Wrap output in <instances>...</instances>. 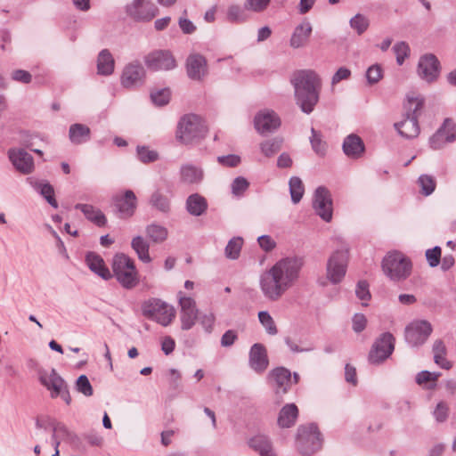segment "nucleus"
Segmentation results:
<instances>
[{"label":"nucleus","instance_id":"1","mask_svg":"<svg viewBox=\"0 0 456 456\" xmlns=\"http://www.w3.org/2000/svg\"><path fill=\"white\" fill-rule=\"evenodd\" d=\"M290 83L297 104L304 113L310 114L319 102L322 79L315 71L302 69L293 73Z\"/></svg>","mask_w":456,"mask_h":456},{"label":"nucleus","instance_id":"2","mask_svg":"<svg viewBox=\"0 0 456 456\" xmlns=\"http://www.w3.org/2000/svg\"><path fill=\"white\" fill-rule=\"evenodd\" d=\"M423 102L418 98H408L404 105V113L402 120L394 124L398 134L405 139H414L420 132L419 125V112L422 109Z\"/></svg>","mask_w":456,"mask_h":456},{"label":"nucleus","instance_id":"3","mask_svg":"<svg viewBox=\"0 0 456 456\" xmlns=\"http://www.w3.org/2000/svg\"><path fill=\"white\" fill-rule=\"evenodd\" d=\"M206 134L207 126L204 120L198 115H184L178 122L176 138L183 144L198 142Z\"/></svg>","mask_w":456,"mask_h":456},{"label":"nucleus","instance_id":"4","mask_svg":"<svg viewBox=\"0 0 456 456\" xmlns=\"http://www.w3.org/2000/svg\"><path fill=\"white\" fill-rule=\"evenodd\" d=\"M303 266L304 260L299 256H287L273 265L286 292L297 282Z\"/></svg>","mask_w":456,"mask_h":456},{"label":"nucleus","instance_id":"5","mask_svg":"<svg viewBox=\"0 0 456 456\" xmlns=\"http://www.w3.org/2000/svg\"><path fill=\"white\" fill-rule=\"evenodd\" d=\"M142 315L161 326L171 324L175 317V310L161 299L151 297L142 304Z\"/></svg>","mask_w":456,"mask_h":456},{"label":"nucleus","instance_id":"6","mask_svg":"<svg viewBox=\"0 0 456 456\" xmlns=\"http://www.w3.org/2000/svg\"><path fill=\"white\" fill-rule=\"evenodd\" d=\"M322 438L318 427L310 423L297 428L296 446L303 455H312L322 448Z\"/></svg>","mask_w":456,"mask_h":456},{"label":"nucleus","instance_id":"7","mask_svg":"<svg viewBox=\"0 0 456 456\" xmlns=\"http://www.w3.org/2000/svg\"><path fill=\"white\" fill-rule=\"evenodd\" d=\"M112 269L115 277L123 288L131 289L139 283L134 261L127 256L116 255L113 258Z\"/></svg>","mask_w":456,"mask_h":456},{"label":"nucleus","instance_id":"8","mask_svg":"<svg viewBox=\"0 0 456 456\" xmlns=\"http://www.w3.org/2000/svg\"><path fill=\"white\" fill-rule=\"evenodd\" d=\"M382 268L392 281H402L411 274V263L403 254L395 251L384 257Z\"/></svg>","mask_w":456,"mask_h":456},{"label":"nucleus","instance_id":"9","mask_svg":"<svg viewBox=\"0 0 456 456\" xmlns=\"http://www.w3.org/2000/svg\"><path fill=\"white\" fill-rule=\"evenodd\" d=\"M348 247L343 245L341 248L335 250L329 257L326 265V275L333 284H338L344 279L349 260Z\"/></svg>","mask_w":456,"mask_h":456},{"label":"nucleus","instance_id":"10","mask_svg":"<svg viewBox=\"0 0 456 456\" xmlns=\"http://www.w3.org/2000/svg\"><path fill=\"white\" fill-rule=\"evenodd\" d=\"M259 287L265 298L272 302L280 300L286 293L273 266L261 273Z\"/></svg>","mask_w":456,"mask_h":456},{"label":"nucleus","instance_id":"11","mask_svg":"<svg viewBox=\"0 0 456 456\" xmlns=\"http://www.w3.org/2000/svg\"><path fill=\"white\" fill-rule=\"evenodd\" d=\"M394 349V336L389 332H385L372 345L369 353V362L372 364H379L392 354Z\"/></svg>","mask_w":456,"mask_h":456},{"label":"nucleus","instance_id":"12","mask_svg":"<svg viewBox=\"0 0 456 456\" xmlns=\"http://www.w3.org/2000/svg\"><path fill=\"white\" fill-rule=\"evenodd\" d=\"M269 380L274 390L275 403L280 404L283 401V395L290 389L291 372L284 367H277L270 372Z\"/></svg>","mask_w":456,"mask_h":456},{"label":"nucleus","instance_id":"13","mask_svg":"<svg viewBox=\"0 0 456 456\" xmlns=\"http://www.w3.org/2000/svg\"><path fill=\"white\" fill-rule=\"evenodd\" d=\"M332 199L330 191L324 186H319L314 194L313 208L315 213L325 222L332 218Z\"/></svg>","mask_w":456,"mask_h":456},{"label":"nucleus","instance_id":"14","mask_svg":"<svg viewBox=\"0 0 456 456\" xmlns=\"http://www.w3.org/2000/svg\"><path fill=\"white\" fill-rule=\"evenodd\" d=\"M432 332V326L427 321H415L405 328V340L411 346H419L426 342Z\"/></svg>","mask_w":456,"mask_h":456},{"label":"nucleus","instance_id":"15","mask_svg":"<svg viewBox=\"0 0 456 456\" xmlns=\"http://www.w3.org/2000/svg\"><path fill=\"white\" fill-rule=\"evenodd\" d=\"M440 69V62L436 56L433 53H426L419 58L417 71L421 79L432 83L439 77Z\"/></svg>","mask_w":456,"mask_h":456},{"label":"nucleus","instance_id":"16","mask_svg":"<svg viewBox=\"0 0 456 456\" xmlns=\"http://www.w3.org/2000/svg\"><path fill=\"white\" fill-rule=\"evenodd\" d=\"M145 69L139 61H133L126 64L121 75V85L125 88H135L144 82Z\"/></svg>","mask_w":456,"mask_h":456},{"label":"nucleus","instance_id":"17","mask_svg":"<svg viewBox=\"0 0 456 456\" xmlns=\"http://www.w3.org/2000/svg\"><path fill=\"white\" fill-rule=\"evenodd\" d=\"M145 64L152 70H170L175 68L176 62L169 51L159 50L145 57Z\"/></svg>","mask_w":456,"mask_h":456},{"label":"nucleus","instance_id":"18","mask_svg":"<svg viewBox=\"0 0 456 456\" xmlns=\"http://www.w3.org/2000/svg\"><path fill=\"white\" fill-rule=\"evenodd\" d=\"M127 14L135 20H151L158 13V8L150 1L134 0L126 6Z\"/></svg>","mask_w":456,"mask_h":456},{"label":"nucleus","instance_id":"19","mask_svg":"<svg viewBox=\"0 0 456 456\" xmlns=\"http://www.w3.org/2000/svg\"><path fill=\"white\" fill-rule=\"evenodd\" d=\"M8 158L15 169L20 173L28 175L34 171V159L24 149H10L8 151Z\"/></svg>","mask_w":456,"mask_h":456},{"label":"nucleus","instance_id":"20","mask_svg":"<svg viewBox=\"0 0 456 456\" xmlns=\"http://www.w3.org/2000/svg\"><path fill=\"white\" fill-rule=\"evenodd\" d=\"M255 128L260 134L271 133L281 126V119L272 110H260L254 119Z\"/></svg>","mask_w":456,"mask_h":456},{"label":"nucleus","instance_id":"21","mask_svg":"<svg viewBox=\"0 0 456 456\" xmlns=\"http://www.w3.org/2000/svg\"><path fill=\"white\" fill-rule=\"evenodd\" d=\"M186 72L191 79L202 80L208 74L206 58L200 53H191L186 60Z\"/></svg>","mask_w":456,"mask_h":456},{"label":"nucleus","instance_id":"22","mask_svg":"<svg viewBox=\"0 0 456 456\" xmlns=\"http://www.w3.org/2000/svg\"><path fill=\"white\" fill-rule=\"evenodd\" d=\"M38 379L40 383L51 391V397H58L61 387L65 383V380L57 373L55 369L47 370L41 369L38 370Z\"/></svg>","mask_w":456,"mask_h":456},{"label":"nucleus","instance_id":"23","mask_svg":"<svg viewBox=\"0 0 456 456\" xmlns=\"http://www.w3.org/2000/svg\"><path fill=\"white\" fill-rule=\"evenodd\" d=\"M248 363L250 368L257 373H262L267 369L269 360L264 345L256 343L251 346Z\"/></svg>","mask_w":456,"mask_h":456},{"label":"nucleus","instance_id":"24","mask_svg":"<svg viewBox=\"0 0 456 456\" xmlns=\"http://www.w3.org/2000/svg\"><path fill=\"white\" fill-rule=\"evenodd\" d=\"M248 445L259 456H277L272 440L265 435L253 436L248 440Z\"/></svg>","mask_w":456,"mask_h":456},{"label":"nucleus","instance_id":"25","mask_svg":"<svg viewBox=\"0 0 456 456\" xmlns=\"http://www.w3.org/2000/svg\"><path fill=\"white\" fill-rule=\"evenodd\" d=\"M313 31L312 24L305 20L298 24L291 35L289 45L292 48H300L306 45Z\"/></svg>","mask_w":456,"mask_h":456},{"label":"nucleus","instance_id":"26","mask_svg":"<svg viewBox=\"0 0 456 456\" xmlns=\"http://www.w3.org/2000/svg\"><path fill=\"white\" fill-rule=\"evenodd\" d=\"M114 202L122 217L131 216L136 208V197L131 190H126L123 196H116Z\"/></svg>","mask_w":456,"mask_h":456},{"label":"nucleus","instance_id":"27","mask_svg":"<svg viewBox=\"0 0 456 456\" xmlns=\"http://www.w3.org/2000/svg\"><path fill=\"white\" fill-rule=\"evenodd\" d=\"M344 153L350 159H359L365 151L363 141L355 134L347 135L343 142Z\"/></svg>","mask_w":456,"mask_h":456},{"label":"nucleus","instance_id":"28","mask_svg":"<svg viewBox=\"0 0 456 456\" xmlns=\"http://www.w3.org/2000/svg\"><path fill=\"white\" fill-rule=\"evenodd\" d=\"M86 263L93 273L103 280L107 281L111 278V273L100 255L94 252H88L86 256Z\"/></svg>","mask_w":456,"mask_h":456},{"label":"nucleus","instance_id":"29","mask_svg":"<svg viewBox=\"0 0 456 456\" xmlns=\"http://www.w3.org/2000/svg\"><path fill=\"white\" fill-rule=\"evenodd\" d=\"M204 177L203 170L191 164H184L180 167V181L184 184H198Z\"/></svg>","mask_w":456,"mask_h":456},{"label":"nucleus","instance_id":"30","mask_svg":"<svg viewBox=\"0 0 456 456\" xmlns=\"http://www.w3.org/2000/svg\"><path fill=\"white\" fill-rule=\"evenodd\" d=\"M298 409L295 403H287L280 411L277 423L280 428H289L295 425Z\"/></svg>","mask_w":456,"mask_h":456},{"label":"nucleus","instance_id":"31","mask_svg":"<svg viewBox=\"0 0 456 456\" xmlns=\"http://www.w3.org/2000/svg\"><path fill=\"white\" fill-rule=\"evenodd\" d=\"M75 208L80 210L87 220L99 227L104 226L107 223L105 215L93 205L78 203L75 206Z\"/></svg>","mask_w":456,"mask_h":456},{"label":"nucleus","instance_id":"32","mask_svg":"<svg viewBox=\"0 0 456 456\" xmlns=\"http://www.w3.org/2000/svg\"><path fill=\"white\" fill-rule=\"evenodd\" d=\"M115 61L108 49H102L97 56V74L110 76L114 72Z\"/></svg>","mask_w":456,"mask_h":456},{"label":"nucleus","instance_id":"33","mask_svg":"<svg viewBox=\"0 0 456 456\" xmlns=\"http://www.w3.org/2000/svg\"><path fill=\"white\" fill-rule=\"evenodd\" d=\"M49 426L52 429V435L56 436L57 439L61 440V442H67V443H74L77 437V436L71 432L67 426L56 419H49Z\"/></svg>","mask_w":456,"mask_h":456},{"label":"nucleus","instance_id":"34","mask_svg":"<svg viewBox=\"0 0 456 456\" xmlns=\"http://www.w3.org/2000/svg\"><path fill=\"white\" fill-rule=\"evenodd\" d=\"M91 130L83 124L76 123L69 126V137L73 144H82L90 140Z\"/></svg>","mask_w":456,"mask_h":456},{"label":"nucleus","instance_id":"35","mask_svg":"<svg viewBox=\"0 0 456 456\" xmlns=\"http://www.w3.org/2000/svg\"><path fill=\"white\" fill-rule=\"evenodd\" d=\"M207 208L206 199L198 193L190 195L186 200V209L191 216H200L206 212Z\"/></svg>","mask_w":456,"mask_h":456},{"label":"nucleus","instance_id":"36","mask_svg":"<svg viewBox=\"0 0 456 456\" xmlns=\"http://www.w3.org/2000/svg\"><path fill=\"white\" fill-rule=\"evenodd\" d=\"M27 181L54 208H58L57 200L54 198V189L49 183H43L34 180L32 177Z\"/></svg>","mask_w":456,"mask_h":456},{"label":"nucleus","instance_id":"37","mask_svg":"<svg viewBox=\"0 0 456 456\" xmlns=\"http://www.w3.org/2000/svg\"><path fill=\"white\" fill-rule=\"evenodd\" d=\"M149 204L154 209L168 213L171 209V201L167 195H166L160 189L155 190L150 197Z\"/></svg>","mask_w":456,"mask_h":456},{"label":"nucleus","instance_id":"38","mask_svg":"<svg viewBox=\"0 0 456 456\" xmlns=\"http://www.w3.org/2000/svg\"><path fill=\"white\" fill-rule=\"evenodd\" d=\"M446 128L452 129V119L446 118L444 119L442 126L437 130V132L429 139L430 147L434 150H438L443 148L445 143H447V140L444 138Z\"/></svg>","mask_w":456,"mask_h":456},{"label":"nucleus","instance_id":"39","mask_svg":"<svg viewBox=\"0 0 456 456\" xmlns=\"http://www.w3.org/2000/svg\"><path fill=\"white\" fill-rule=\"evenodd\" d=\"M131 246L141 261L144 263H150L151 261L149 254V243L142 236L134 237L132 240Z\"/></svg>","mask_w":456,"mask_h":456},{"label":"nucleus","instance_id":"40","mask_svg":"<svg viewBox=\"0 0 456 456\" xmlns=\"http://www.w3.org/2000/svg\"><path fill=\"white\" fill-rule=\"evenodd\" d=\"M289 193L294 204H297L305 193V186L302 180L297 176H292L289 181Z\"/></svg>","mask_w":456,"mask_h":456},{"label":"nucleus","instance_id":"41","mask_svg":"<svg viewBox=\"0 0 456 456\" xmlns=\"http://www.w3.org/2000/svg\"><path fill=\"white\" fill-rule=\"evenodd\" d=\"M147 236L155 243H161L167 238V230L166 227L151 224L146 227Z\"/></svg>","mask_w":456,"mask_h":456},{"label":"nucleus","instance_id":"42","mask_svg":"<svg viewBox=\"0 0 456 456\" xmlns=\"http://www.w3.org/2000/svg\"><path fill=\"white\" fill-rule=\"evenodd\" d=\"M243 245V239L241 237H233L228 241L225 247L224 254L229 259H237Z\"/></svg>","mask_w":456,"mask_h":456},{"label":"nucleus","instance_id":"43","mask_svg":"<svg viewBox=\"0 0 456 456\" xmlns=\"http://www.w3.org/2000/svg\"><path fill=\"white\" fill-rule=\"evenodd\" d=\"M226 18L232 23H242L247 20L244 9L239 4H232L228 7Z\"/></svg>","mask_w":456,"mask_h":456},{"label":"nucleus","instance_id":"44","mask_svg":"<svg viewBox=\"0 0 456 456\" xmlns=\"http://www.w3.org/2000/svg\"><path fill=\"white\" fill-rule=\"evenodd\" d=\"M138 159L143 164L155 162L159 159V153L154 150H151L148 146L138 145L136 148Z\"/></svg>","mask_w":456,"mask_h":456},{"label":"nucleus","instance_id":"45","mask_svg":"<svg viewBox=\"0 0 456 456\" xmlns=\"http://www.w3.org/2000/svg\"><path fill=\"white\" fill-rule=\"evenodd\" d=\"M418 184L420 188V193L424 196H429L434 192L436 182L431 175H421L418 179Z\"/></svg>","mask_w":456,"mask_h":456},{"label":"nucleus","instance_id":"46","mask_svg":"<svg viewBox=\"0 0 456 456\" xmlns=\"http://www.w3.org/2000/svg\"><path fill=\"white\" fill-rule=\"evenodd\" d=\"M281 139L273 138L263 142L260 145V149L265 156L271 157L281 150Z\"/></svg>","mask_w":456,"mask_h":456},{"label":"nucleus","instance_id":"47","mask_svg":"<svg viewBox=\"0 0 456 456\" xmlns=\"http://www.w3.org/2000/svg\"><path fill=\"white\" fill-rule=\"evenodd\" d=\"M198 310L180 312L181 328L183 330H191L198 319Z\"/></svg>","mask_w":456,"mask_h":456},{"label":"nucleus","instance_id":"48","mask_svg":"<svg viewBox=\"0 0 456 456\" xmlns=\"http://www.w3.org/2000/svg\"><path fill=\"white\" fill-rule=\"evenodd\" d=\"M311 133L310 142L314 151L318 155H324L327 145L326 142L322 141L321 133L316 131L314 127H312Z\"/></svg>","mask_w":456,"mask_h":456},{"label":"nucleus","instance_id":"49","mask_svg":"<svg viewBox=\"0 0 456 456\" xmlns=\"http://www.w3.org/2000/svg\"><path fill=\"white\" fill-rule=\"evenodd\" d=\"M440 373L429 372L428 370H422L419 372L416 376V382L419 386L424 384L427 385L428 388H434L436 387V381L437 380Z\"/></svg>","mask_w":456,"mask_h":456},{"label":"nucleus","instance_id":"50","mask_svg":"<svg viewBox=\"0 0 456 456\" xmlns=\"http://www.w3.org/2000/svg\"><path fill=\"white\" fill-rule=\"evenodd\" d=\"M258 319L260 323L265 328L269 335H276L278 332L277 327L273 317L267 311H261L258 313Z\"/></svg>","mask_w":456,"mask_h":456},{"label":"nucleus","instance_id":"51","mask_svg":"<svg viewBox=\"0 0 456 456\" xmlns=\"http://www.w3.org/2000/svg\"><path fill=\"white\" fill-rule=\"evenodd\" d=\"M350 27L356 30L358 35H362L367 30L369 20L365 16L358 13L350 20Z\"/></svg>","mask_w":456,"mask_h":456},{"label":"nucleus","instance_id":"52","mask_svg":"<svg viewBox=\"0 0 456 456\" xmlns=\"http://www.w3.org/2000/svg\"><path fill=\"white\" fill-rule=\"evenodd\" d=\"M393 50L396 56V62L402 65L410 54L409 45L405 42H398L393 46Z\"/></svg>","mask_w":456,"mask_h":456},{"label":"nucleus","instance_id":"53","mask_svg":"<svg viewBox=\"0 0 456 456\" xmlns=\"http://www.w3.org/2000/svg\"><path fill=\"white\" fill-rule=\"evenodd\" d=\"M76 389L85 396H91L94 394L93 387L86 375H80L76 382Z\"/></svg>","mask_w":456,"mask_h":456},{"label":"nucleus","instance_id":"54","mask_svg":"<svg viewBox=\"0 0 456 456\" xmlns=\"http://www.w3.org/2000/svg\"><path fill=\"white\" fill-rule=\"evenodd\" d=\"M151 98L155 105H166L170 100V91L167 88H164L156 92H151Z\"/></svg>","mask_w":456,"mask_h":456},{"label":"nucleus","instance_id":"55","mask_svg":"<svg viewBox=\"0 0 456 456\" xmlns=\"http://www.w3.org/2000/svg\"><path fill=\"white\" fill-rule=\"evenodd\" d=\"M249 186V183L242 176L236 177L232 183V192L234 196H241Z\"/></svg>","mask_w":456,"mask_h":456},{"label":"nucleus","instance_id":"56","mask_svg":"<svg viewBox=\"0 0 456 456\" xmlns=\"http://www.w3.org/2000/svg\"><path fill=\"white\" fill-rule=\"evenodd\" d=\"M271 0H246L244 8L255 12H261L267 8Z\"/></svg>","mask_w":456,"mask_h":456},{"label":"nucleus","instance_id":"57","mask_svg":"<svg viewBox=\"0 0 456 456\" xmlns=\"http://www.w3.org/2000/svg\"><path fill=\"white\" fill-rule=\"evenodd\" d=\"M433 415L437 422H444L449 415L448 404L444 401L439 402L433 411Z\"/></svg>","mask_w":456,"mask_h":456},{"label":"nucleus","instance_id":"58","mask_svg":"<svg viewBox=\"0 0 456 456\" xmlns=\"http://www.w3.org/2000/svg\"><path fill=\"white\" fill-rule=\"evenodd\" d=\"M366 77L369 84H376L382 77V69L381 67L378 64H374L370 66L366 72Z\"/></svg>","mask_w":456,"mask_h":456},{"label":"nucleus","instance_id":"59","mask_svg":"<svg viewBox=\"0 0 456 456\" xmlns=\"http://www.w3.org/2000/svg\"><path fill=\"white\" fill-rule=\"evenodd\" d=\"M427 260L431 267H436L439 265L441 259V248L436 246L433 248L426 251Z\"/></svg>","mask_w":456,"mask_h":456},{"label":"nucleus","instance_id":"60","mask_svg":"<svg viewBox=\"0 0 456 456\" xmlns=\"http://www.w3.org/2000/svg\"><path fill=\"white\" fill-rule=\"evenodd\" d=\"M356 297L362 301H368L370 298L369 284L365 281H358L355 289Z\"/></svg>","mask_w":456,"mask_h":456},{"label":"nucleus","instance_id":"61","mask_svg":"<svg viewBox=\"0 0 456 456\" xmlns=\"http://www.w3.org/2000/svg\"><path fill=\"white\" fill-rule=\"evenodd\" d=\"M178 297L181 311L198 310L193 298L184 296L182 291L178 293Z\"/></svg>","mask_w":456,"mask_h":456},{"label":"nucleus","instance_id":"62","mask_svg":"<svg viewBox=\"0 0 456 456\" xmlns=\"http://www.w3.org/2000/svg\"><path fill=\"white\" fill-rule=\"evenodd\" d=\"M11 77L12 80L22 84H29L32 81V75L24 69L13 70L11 74Z\"/></svg>","mask_w":456,"mask_h":456},{"label":"nucleus","instance_id":"63","mask_svg":"<svg viewBox=\"0 0 456 456\" xmlns=\"http://www.w3.org/2000/svg\"><path fill=\"white\" fill-rule=\"evenodd\" d=\"M237 339V331L234 330H228L223 334L220 343L223 347H230L235 343Z\"/></svg>","mask_w":456,"mask_h":456},{"label":"nucleus","instance_id":"64","mask_svg":"<svg viewBox=\"0 0 456 456\" xmlns=\"http://www.w3.org/2000/svg\"><path fill=\"white\" fill-rule=\"evenodd\" d=\"M257 241L260 248L265 252H270L276 247L275 240L269 235L259 236Z\"/></svg>","mask_w":456,"mask_h":456}]
</instances>
